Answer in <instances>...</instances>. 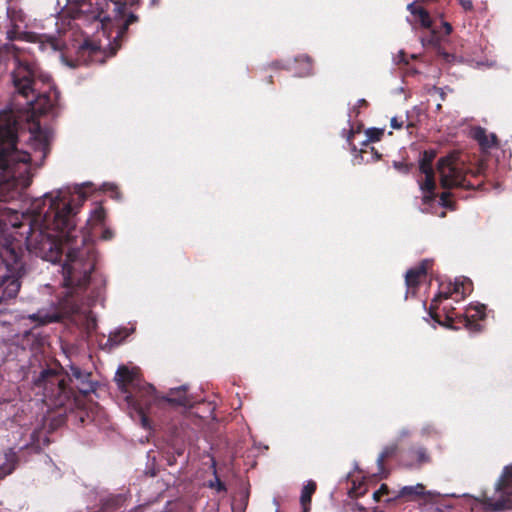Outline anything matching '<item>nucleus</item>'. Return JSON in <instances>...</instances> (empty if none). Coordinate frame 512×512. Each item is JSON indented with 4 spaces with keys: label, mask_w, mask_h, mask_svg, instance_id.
<instances>
[{
    "label": "nucleus",
    "mask_w": 512,
    "mask_h": 512,
    "mask_svg": "<svg viewBox=\"0 0 512 512\" xmlns=\"http://www.w3.org/2000/svg\"><path fill=\"white\" fill-rule=\"evenodd\" d=\"M213 467H214L215 479H214V481H210L208 486L210 488L215 487L218 492H225L227 490V488H226L225 484L217 476L216 469H215V462H213Z\"/></svg>",
    "instance_id": "nucleus-31"
},
{
    "label": "nucleus",
    "mask_w": 512,
    "mask_h": 512,
    "mask_svg": "<svg viewBox=\"0 0 512 512\" xmlns=\"http://www.w3.org/2000/svg\"><path fill=\"white\" fill-rule=\"evenodd\" d=\"M70 192L57 190L55 195L47 192L43 195L44 205L49 201L48 209L43 211V219L39 225L29 224L26 231L25 244L27 249L52 263L61 259L60 242H70L74 238L76 215L86 200L81 186L75 187L74 195L67 199Z\"/></svg>",
    "instance_id": "nucleus-1"
},
{
    "label": "nucleus",
    "mask_w": 512,
    "mask_h": 512,
    "mask_svg": "<svg viewBox=\"0 0 512 512\" xmlns=\"http://www.w3.org/2000/svg\"><path fill=\"white\" fill-rule=\"evenodd\" d=\"M437 171L440 177V184L444 189L463 188L474 190L480 187L481 182H472L468 176L476 177L472 171L467 170L464 163L460 162L453 155L442 157L437 162Z\"/></svg>",
    "instance_id": "nucleus-5"
},
{
    "label": "nucleus",
    "mask_w": 512,
    "mask_h": 512,
    "mask_svg": "<svg viewBox=\"0 0 512 512\" xmlns=\"http://www.w3.org/2000/svg\"><path fill=\"white\" fill-rule=\"evenodd\" d=\"M436 90L439 92V95L441 97L442 100L445 99V92L443 90V88H436Z\"/></svg>",
    "instance_id": "nucleus-53"
},
{
    "label": "nucleus",
    "mask_w": 512,
    "mask_h": 512,
    "mask_svg": "<svg viewBox=\"0 0 512 512\" xmlns=\"http://www.w3.org/2000/svg\"><path fill=\"white\" fill-rule=\"evenodd\" d=\"M429 264H430V261L428 259H424L421 261V263L418 266L407 270V272L405 274V283H406L408 290L417 288V286L419 284V278L422 275L426 274Z\"/></svg>",
    "instance_id": "nucleus-14"
},
{
    "label": "nucleus",
    "mask_w": 512,
    "mask_h": 512,
    "mask_svg": "<svg viewBox=\"0 0 512 512\" xmlns=\"http://www.w3.org/2000/svg\"><path fill=\"white\" fill-rule=\"evenodd\" d=\"M17 134L10 128L0 126V169L11 171L15 164H27L31 155L17 149Z\"/></svg>",
    "instance_id": "nucleus-7"
},
{
    "label": "nucleus",
    "mask_w": 512,
    "mask_h": 512,
    "mask_svg": "<svg viewBox=\"0 0 512 512\" xmlns=\"http://www.w3.org/2000/svg\"><path fill=\"white\" fill-rule=\"evenodd\" d=\"M163 400L177 406L185 408H191L195 403V400L187 394V386L182 385L180 387L171 388Z\"/></svg>",
    "instance_id": "nucleus-12"
},
{
    "label": "nucleus",
    "mask_w": 512,
    "mask_h": 512,
    "mask_svg": "<svg viewBox=\"0 0 512 512\" xmlns=\"http://www.w3.org/2000/svg\"><path fill=\"white\" fill-rule=\"evenodd\" d=\"M415 16H417L419 18L420 25L423 28L429 29L432 27V19L430 17V14L423 7L417 11V14Z\"/></svg>",
    "instance_id": "nucleus-26"
},
{
    "label": "nucleus",
    "mask_w": 512,
    "mask_h": 512,
    "mask_svg": "<svg viewBox=\"0 0 512 512\" xmlns=\"http://www.w3.org/2000/svg\"><path fill=\"white\" fill-rule=\"evenodd\" d=\"M175 462H176V459H175V457H174V456H172V457H169V458H168V464H169V465H174V464H175Z\"/></svg>",
    "instance_id": "nucleus-55"
},
{
    "label": "nucleus",
    "mask_w": 512,
    "mask_h": 512,
    "mask_svg": "<svg viewBox=\"0 0 512 512\" xmlns=\"http://www.w3.org/2000/svg\"><path fill=\"white\" fill-rule=\"evenodd\" d=\"M65 374L69 381L74 383L79 393L87 395L95 391L97 382L91 380L92 374L90 372L82 370L75 364H70L69 370H66Z\"/></svg>",
    "instance_id": "nucleus-10"
},
{
    "label": "nucleus",
    "mask_w": 512,
    "mask_h": 512,
    "mask_svg": "<svg viewBox=\"0 0 512 512\" xmlns=\"http://www.w3.org/2000/svg\"><path fill=\"white\" fill-rule=\"evenodd\" d=\"M175 453L178 455V456H181L183 454V450L182 449H176Z\"/></svg>",
    "instance_id": "nucleus-58"
},
{
    "label": "nucleus",
    "mask_w": 512,
    "mask_h": 512,
    "mask_svg": "<svg viewBox=\"0 0 512 512\" xmlns=\"http://www.w3.org/2000/svg\"><path fill=\"white\" fill-rule=\"evenodd\" d=\"M454 294L453 293V289H452V286H451V283L449 284L448 286V290L447 291H440L433 299H432V303H431V306L429 308V315L432 319H434L435 321H437L439 324L442 325V323L438 320V316L437 314L433 311L436 307H437V303L441 300V299H448L449 297H451V295Z\"/></svg>",
    "instance_id": "nucleus-20"
},
{
    "label": "nucleus",
    "mask_w": 512,
    "mask_h": 512,
    "mask_svg": "<svg viewBox=\"0 0 512 512\" xmlns=\"http://www.w3.org/2000/svg\"><path fill=\"white\" fill-rule=\"evenodd\" d=\"M352 151H353V152H356V151H357V149H356V146H355V145L353 146Z\"/></svg>",
    "instance_id": "nucleus-62"
},
{
    "label": "nucleus",
    "mask_w": 512,
    "mask_h": 512,
    "mask_svg": "<svg viewBox=\"0 0 512 512\" xmlns=\"http://www.w3.org/2000/svg\"><path fill=\"white\" fill-rule=\"evenodd\" d=\"M458 2L465 11H471L473 9V3L471 0H458Z\"/></svg>",
    "instance_id": "nucleus-42"
},
{
    "label": "nucleus",
    "mask_w": 512,
    "mask_h": 512,
    "mask_svg": "<svg viewBox=\"0 0 512 512\" xmlns=\"http://www.w3.org/2000/svg\"><path fill=\"white\" fill-rule=\"evenodd\" d=\"M465 327L473 332H478L481 330V325L472 321L468 317L465 318Z\"/></svg>",
    "instance_id": "nucleus-35"
},
{
    "label": "nucleus",
    "mask_w": 512,
    "mask_h": 512,
    "mask_svg": "<svg viewBox=\"0 0 512 512\" xmlns=\"http://www.w3.org/2000/svg\"><path fill=\"white\" fill-rule=\"evenodd\" d=\"M158 0H151L152 4H155Z\"/></svg>",
    "instance_id": "nucleus-63"
},
{
    "label": "nucleus",
    "mask_w": 512,
    "mask_h": 512,
    "mask_svg": "<svg viewBox=\"0 0 512 512\" xmlns=\"http://www.w3.org/2000/svg\"><path fill=\"white\" fill-rule=\"evenodd\" d=\"M119 334H120V332H117V333H115L114 335H110V337H109L108 341H112V342H114L115 344H118V343H120V342H121V341H122V340L127 336V334H125L124 336H122V337H120V338L118 339V335H119Z\"/></svg>",
    "instance_id": "nucleus-45"
},
{
    "label": "nucleus",
    "mask_w": 512,
    "mask_h": 512,
    "mask_svg": "<svg viewBox=\"0 0 512 512\" xmlns=\"http://www.w3.org/2000/svg\"><path fill=\"white\" fill-rule=\"evenodd\" d=\"M141 425L145 429L150 428L149 419L143 413H141Z\"/></svg>",
    "instance_id": "nucleus-49"
},
{
    "label": "nucleus",
    "mask_w": 512,
    "mask_h": 512,
    "mask_svg": "<svg viewBox=\"0 0 512 512\" xmlns=\"http://www.w3.org/2000/svg\"><path fill=\"white\" fill-rule=\"evenodd\" d=\"M357 105H358V106H364V105H367V101H366L365 99H363V98H362V99H359V100L357 101Z\"/></svg>",
    "instance_id": "nucleus-54"
},
{
    "label": "nucleus",
    "mask_w": 512,
    "mask_h": 512,
    "mask_svg": "<svg viewBox=\"0 0 512 512\" xmlns=\"http://www.w3.org/2000/svg\"><path fill=\"white\" fill-rule=\"evenodd\" d=\"M469 309H475L476 316H479L480 318H483L485 316V306L483 304H478L476 306L470 305Z\"/></svg>",
    "instance_id": "nucleus-39"
},
{
    "label": "nucleus",
    "mask_w": 512,
    "mask_h": 512,
    "mask_svg": "<svg viewBox=\"0 0 512 512\" xmlns=\"http://www.w3.org/2000/svg\"><path fill=\"white\" fill-rule=\"evenodd\" d=\"M316 487V483L313 480H308L303 486L300 495V503L303 508V512L309 511L312 495L315 493Z\"/></svg>",
    "instance_id": "nucleus-18"
},
{
    "label": "nucleus",
    "mask_w": 512,
    "mask_h": 512,
    "mask_svg": "<svg viewBox=\"0 0 512 512\" xmlns=\"http://www.w3.org/2000/svg\"><path fill=\"white\" fill-rule=\"evenodd\" d=\"M397 449H398L397 444L388 445L383 448L382 452L379 454V456L377 458V465H378V468L380 471L383 470L384 460L388 457L395 455V453L397 452Z\"/></svg>",
    "instance_id": "nucleus-22"
},
{
    "label": "nucleus",
    "mask_w": 512,
    "mask_h": 512,
    "mask_svg": "<svg viewBox=\"0 0 512 512\" xmlns=\"http://www.w3.org/2000/svg\"><path fill=\"white\" fill-rule=\"evenodd\" d=\"M63 285L77 295H83L89 306L103 300L106 286L104 275L96 270L93 249H70L62 265Z\"/></svg>",
    "instance_id": "nucleus-2"
},
{
    "label": "nucleus",
    "mask_w": 512,
    "mask_h": 512,
    "mask_svg": "<svg viewBox=\"0 0 512 512\" xmlns=\"http://www.w3.org/2000/svg\"><path fill=\"white\" fill-rule=\"evenodd\" d=\"M440 41V37L438 36L435 30L431 31V35L427 39H423V45L427 42L429 45L438 46Z\"/></svg>",
    "instance_id": "nucleus-34"
},
{
    "label": "nucleus",
    "mask_w": 512,
    "mask_h": 512,
    "mask_svg": "<svg viewBox=\"0 0 512 512\" xmlns=\"http://www.w3.org/2000/svg\"><path fill=\"white\" fill-rule=\"evenodd\" d=\"M381 497H382V495H381V493L378 492V490L373 492V499L375 501H379Z\"/></svg>",
    "instance_id": "nucleus-52"
},
{
    "label": "nucleus",
    "mask_w": 512,
    "mask_h": 512,
    "mask_svg": "<svg viewBox=\"0 0 512 512\" xmlns=\"http://www.w3.org/2000/svg\"><path fill=\"white\" fill-rule=\"evenodd\" d=\"M367 139L363 141V145L365 147H369V142H376L379 141L383 135V130L379 128H368L366 130Z\"/></svg>",
    "instance_id": "nucleus-25"
},
{
    "label": "nucleus",
    "mask_w": 512,
    "mask_h": 512,
    "mask_svg": "<svg viewBox=\"0 0 512 512\" xmlns=\"http://www.w3.org/2000/svg\"><path fill=\"white\" fill-rule=\"evenodd\" d=\"M392 166L395 170L404 175L409 174L414 167L413 163H405L402 161H393Z\"/></svg>",
    "instance_id": "nucleus-27"
},
{
    "label": "nucleus",
    "mask_w": 512,
    "mask_h": 512,
    "mask_svg": "<svg viewBox=\"0 0 512 512\" xmlns=\"http://www.w3.org/2000/svg\"><path fill=\"white\" fill-rule=\"evenodd\" d=\"M351 512H368V510L359 503H353L351 505Z\"/></svg>",
    "instance_id": "nucleus-44"
},
{
    "label": "nucleus",
    "mask_w": 512,
    "mask_h": 512,
    "mask_svg": "<svg viewBox=\"0 0 512 512\" xmlns=\"http://www.w3.org/2000/svg\"><path fill=\"white\" fill-rule=\"evenodd\" d=\"M394 496L387 497L385 503L389 504L395 502L400 498H404L406 501H415L417 498L422 496H436L439 493L435 491H425V486L421 483L416 485L403 486L397 492H393Z\"/></svg>",
    "instance_id": "nucleus-11"
},
{
    "label": "nucleus",
    "mask_w": 512,
    "mask_h": 512,
    "mask_svg": "<svg viewBox=\"0 0 512 512\" xmlns=\"http://www.w3.org/2000/svg\"><path fill=\"white\" fill-rule=\"evenodd\" d=\"M112 237H113V232L110 229H105L101 236V238L103 240H110Z\"/></svg>",
    "instance_id": "nucleus-50"
},
{
    "label": "nucleus",
    "mask_w": 512,
    "mask_h": 512,
    "mask_svg": "<svg viewBox=\"0 0 512 512\" xmlns=\"http://www.w3.org/2000/svg\"><path fill=\"white\" fill-rule=\"evenodd\" d=\"M353 135H354V131H353V130H350V131H349V135H348V137H347V140H348V141H350V139H351V137H353Z\"/></svg>",
    "instance_id": "nucleus-57"
},
{
    "label": "nucleus",
    "mask_w": 512,
    "mask_h": 512,
    "mask_svg": "<svg viewBox=\"0 0 512 512\" xmlns=\"http://www.w3.org/2000/svg\"><path fill=\"white\" fill-rule=\"evenodd\" d=\"M436 108L439 110L441 108V104H438Z\"/></svg>",
    "instance_id": "nucleus-64"
},
{
    "label": "nucleus",
    "mask_w": 512,
    "mask_h": 512,
    "mask_svg": "<svg viewBox=\"0 0 512 512\" xmlns=\"http://www.w3.org/2000/svg\"><path fill=\"white\" fill-rule=\"evenodd\" d=\"M408 435V431L406 430H402L401 431V436L404 437V436H407Z\"/></svg>",
    "instance_id": "nucleus-59"
},
{
    "label": "nucleus",
    "mask_w": 512,
    "mask_h": 512,
    "mask_svg": "<svg viewBox=\"0 0 512 512\" xmlns=\"http://www.w3.org/2000/svg\"><path fill=\"white\" fill-rule=\"evenodd\" d=\"M296 62H302L303 67L296 72V75L299 77H306L312 74V63L311 59L308 56H301L295 59Z\"/></svg>",
    "instance_id": "nucleus-24"
},
{
    "label": "nucleus",
    "mask_w": 512,
    "mask_h": 512,
    "mask_svg": "<svg viewBox=\"0 0 512 512\" xmlns=\"http://www.w3.org/2000/svg\"><path fill=\"white\" fill-rule=\"evenodd\" d=\"M367 149H369L370 152L373 154L372 160H379L380 159L381 155L375 150L374 147L369 146V147H366V149H362L359 154L355 155V159L357 160L358 164H360V163H362L364 161V157H363L362 153H366Z\"/></svg>",
    "instance_id": "nucleus-32"
},
{
    "label": "nucleus",
    "mask_w": 512,
    "mask_h": 512,
    "mask_svg": "<svg viewBox=\"0 0 512 512\" xmlns=\"http://www.w3.org/2000/svg\"><path fill=\"white\" fill-rule=\"evenodd\" d=\"M378 492L381 493V495H387L388 497L394 496V491H390L389 487L386 484H382L380 488L378 489Z\"/></svg>",
    "instance_id": "nucleus-40"
},
{
    "label": "nucleus",
    "mask_w": 512,
    "mask_h": 512,
    "mask_svg": "<svg viewBox=\"0 0 512 512\" xmlns=\"http://www.w3.org/2000/svg\"><path fill=\"white\" fill-rule=\"evenodd\" d=\"M48 145H49V143H48V139L46 136L42 140L38 141V143H37V149H39L43 152V156H45L48 151Z\"/></svg>",
    "instance_id": "nucleus-38"
},
{
    "label": "nucleus",
    "mask_w": 512,
    "mask_h": 512,
    "mask_svg": "<svg viewBox=\"0 0 512 512\" xmlns=\"http://www.w3.org/2000/svg\"><path fill=\"white\" fill-rule=\"evenodd\" d=\"M115 381L117 382L118 388L123 392H127V386L130 385L133 388H139V392L143 394V396L153 397L156 389L152 384L145 383L140 385V380L137 378V375L129 370L125 366H119L115 374Z\"/></svg>",
    "instance_id": "nucleus-9"
},
{
    "label": "nucleus",
    "mask_w": 512,
    "mask_h": 512,
    "mask_svg": "<svg viewBox=\"0 0 512 512\" xmlns=\"http://www.w3.org/2000/svg\"><path fill=\"white\" fill-rule=\"evenodd\" d=\"M436 158L434 149L424 150L419 158V171L425 175V181L420 183V189L423 192V202L430 204L435 201V179L432 163Z\"/></svg>",
    "instance_id": "nucleus-8"
},
{
    "label": "nucleus",
    "mask_w": 512,
    "mask_h": 512,
    "mask_svg": "<svg viewBox=\"0 0 512 512\" xmlns=\"http://www.w3.org/2000/svg\"><path fill=\"white\" fill-rule=\"evenodd\" d=\"M145 475L150 477H155L157 475V470L155 468V458L152 459L151 464H147V467L145 469Z\"/></svg>",
    "instance_id": "nucleus-37"
},
{
    "label": "nucleus",
    "mask_w": 512,
    "mask_h": 512,
    "mask_svg": "<svg viewBox=\"0 0 512 512\" xmlns=\"http://www.w3.org/2000/svg\"><path fill=\"white\" fill-rule=\"evenodd\" d=\"M9 252L13 258V262H14V265H15V269L16 270H21L23 268V264L21 262V259L19 257V255L13 250V249H9Z\"/></svg>",
    "instance_id": "nucleus-36"
},
{
    "label": "nucleus",
    "mask_w": 512,
    "mask_h": 512,
    "mask_svg": "<svg viewBox=\"0 0 512 512\" xmlns=\"http://www.w3.org/2000/svg\"><path fill=\"white\" fill-rule=\"evenodd\" d=\"M110 188H111V190L113 191V193L115 194V197H118V194H119V193H118V191H117L116 187H115V186H113V185H111V186H110Z\"/></svg>",
    "instance_id": "nucleus-56"
},
{
    "label": "nucleus",
    "mask_w": 512,
    "mask_h": 512,
    "mask_svg": "<svg viewBox=\"0 0 512 512\" xmlns=\"http://www.w3.org/2000/svg\"><path fill=\"white\" fill-rule=\"evenodd\" d=\"M482 507L487 512L512 510V465L504 467L501 477L495 484L494 494L483 497Z\"/></svg>",
    "instance_id": "nucleus-6"
},
{
    "label": "nucleus",
    "mask_w": 512,
    "mask_h": 512,
    "mask_svg": "<svg viewBox=\"0 0 512 512\" xmlns=\"http://www.w3.org/2000/svg\"><path fill=\"white\" fill-rule=\"evenodd\" d=\"M248 497H249V493L248 492H245L242 497H241V503H242V508H241V512H244L246 507H247V504H248Z\"/></svg>",
    "instance_id": "nucleus-48"
},
{
    "label": "nucleus",
    "mask_w": 512,
    "mask_h": 512,
    "mask_svg": "<svg viewBox=\"0 0 512 512\" xmlns=\"http://www.w3.org/2000/svg\"><path fill=\"white\" fill-rule=\"evenodd\" d=\"M34 384L42 388L44 400L50 406L63 407L75 400V392L67 385L65 377L57 369L41 370Z\"/></svg>",
    "instance_id": "nucleus-4"
},
{
    "label": "nucleus",
    "mask_w": 512,
    "mask_h": 512,
    "mask_svg": "<svg viewBox=\"0 0 512 512\" xmlns=\"http://www.w3.org/2000/svg\"><path fill=\"white\" fill-rule=\"evenodd\" d=\"M48 444V438L43 429H34L30 434V441L21 446L20 449L29 448L34 452H40L42 447Z\"/></svg>",
    "instance_id": "nucleus-15"
},
{
    "label": "nucleus",
    "mask_w": 512,
    "mask_h": 512,
    "mask_svg": "<svg viewBox=\"0 0 512 512\" xmlns=\"http://www.w3.org/2000/svg\"><path fill=\"white\" fill-rule=\"evenodd\" d=\"M465 284H468L469 286H471L472 285V281L469 278H466V277L456 278L454 283L451 284L452 289H453V293L457 294V295H460L462 287H464Z\"/></svg>",
    "instance_id": "nucleus-28"
},
{
    "label": "nucleus",
    "mask_w": 512,
    "mask_h": 512,
    "mask_svg": "<svg viewBox=\"0 0 512 512\" xmlns=\"http://www.w3.org/2000/svg\"><path fill=\"white\" fill-rule=\"evenodd\" d=\"M473 138L483 149H489L497 144V136L494 133L487 134V131L482 127H477L473 130Z\"/></svg>",
    "instance_id": "nucleus-16"
},
{
    "label": "nucleus",
    "mask_w": 512,
    "mask_h": 512,
    "mask_svg": "<svg viewBox=\"0 0 512 512\" xmlns=\"http://www.w3.org/2000/svg\"><path fill=\"white\" fill-rule=\"evenodd\" d=\"M126 0H73L64 7L65 13L84 24L96 23L103 28L106 23L125 16Z\"/></svg>",
    "instance_id": "nucleus-3"
},
{
    "label": "nucleus",
    "mask_w": 512,
    "mask_h": 512,
    "mask_svg": "<svg viewBox=\"0 0 512 512\" xmlns=\"http://www.w3.org/2000/svg\"><path fill=\"white\" fill-rule=\"evenodd\" d=\"M100 49V46L93 41L84 40L83 43L79 46V52L89 51L90 54H94L98 52Z\"/></svg>",
    "instance_id": "nucleus-29"
},
{
    "label": "nucleus",
    "mask_w": 512,
    "mask_h": 512,
    "mask_svg": "<svg viewBox=\"0 0 512 512\" xmlns=\"http://www.w3.org/2000/svg\"><path fill=\"white\" fill-rule=\"evenodd\" d=\"M406 21H407L408 23L412 24V21L410 20V18H409V17H407V18H406Z\"/></svg>",
    "instance_id": "nucleus-61"
},
{
    "label": "nucleus",
    "mask_w": 512,
    "mask_h": 512,
    "mask_svg": "<svg viewBox=\"0 0 512 512\" xmlns=\"http://www.w3.org/2000/svg\"><path fill=\"white\" fill-rule=\"evenodd\" d=\"M123 18H124V16L122 18L118 19L117 21H115L116 22V35H115L114 41H117V40L123 38L128 30L129 25H131L132 23H134L138 20L137 15H135L134 13H129L127 18L122 23H119Z\"/></svg>",
    "instance_id": "nucleus-19"
},
{
    "label": "nucleus",
    "mask_w": 512,
    "mask_h": 512,
    "mask_svg": "<svg viewBox=\"0 0 512 512\" xmlns=\"http://www.w3.org/2000/svg\"><path fill=\"white\" fill-rule=\"evenodd\" d=\"M367 489L362 485V484H359L358 487H356L355 485L349 490V496L351 498H358V497H361L363 496L365 493H366Z\"/></svg>",
    "instance_id": "nucleus-33"
},
{
    "label": "nucleus",
    "mask_w": 512,
    "mask_h": 512,
    "mask_svg": "<svg viewBox=\"0 0 512 512\" xmlns=\"http://www.w3.org/2000/svg\"><path fill=\"white\" fill-rule=\"evenodd\" d=\"M390 126L393 129H400L403 126V122L402 121H398V119L396 117H393L391 119Z\"/></svg>",
    "instance_id": "nucleus-46"
},
{
    "label": "nucleus",
    "mask_w": 512,
    "mask_h": 512,
    "mask_svg": "<svg viewBox=\"0 0 512 512\" xmlns=\"http://www.w3.org/2000/svg\"><path fill=\"white\" fill-rule=\"evenodd\" d=\"M450 197V192H443L439 197V205L443 208L454 210V204L449 200Z\"/></svg>",
    "instance_id": "nucleus-30"
},
{
    "label": "nucleus",
    "mask_w": 512,
    "mask_h": 512,
    "mask_svg": "<svg viewBox=\"0 0 512 512\" xmlns=\"http://www.w3.org/2000/svg\"><path fill=\"white\" fill-rule=\"evenodd\" d=\"M442 25H443V27H444V29H445V33H444V34H445V35H449V34L452 32V26H451V24H450V23H448V22H443V23H442Z\"/></svg>",
    "instance_id": "nucleus-51"
},
{
    "label": "nucleus",
    "mask_w": 512,
    "mask_h": 512,
    "mask_svg": "<svg viewBox=\"0 0 512 512\" xmlns=\"http://www.w3.org/2000/svg\"><path fill=\"white\" fill-rule=\"evenodd\" d=\"M104 220H105V211H104L103 207L98 206V207H95L91 211L90 217L88 218L87 223L91 224V225H102Z\"/></svg>",
    "instance_id": "nucleus-23"
},
{
    "label": "nucleus",
    "mask_w": 512,
    "mask_h": 512,
    "mask_svg": "<svg viewBox=\"0 0 512 512\" xmlns=\"http://www.w3.org/2000/svg\"><path fill=\"white\" fill-rule=\"evenodd\" d=\"M421 6H417L416 1H413L407 5V10L411 13V15H416L417 11L421 9Z\"/></svg>",
    "instance_id": "nucleus-41"
},
{
    "label": "nucleus",
    "mask_w": 512,
    "mask_h": 512,
    "mask_svg": "<svg viewBox=\"0 0 512 512\" xmlns=\"http://www.w3.org/2000/svg\"><path fill=\"white\" fill-rule=\"evenodd\" d=\"M373 512H383V511H382L381 509H379L378 507H375V508L373 509Z\"/></svg>",
    "instance_id": "nucleus-60"
},
{
    "label": "nucleus",
    "mask_w": 512,
    "mask_h": 512,
    "mask_svg": "<svg viewBox=\"0 0 512 512\" xmlns=\"http://www.w3.org/2000/svg\"><path fill=\"white\" fill-rule=\"evenodd\" d=\"M18 461L17 453L10 448L5 453V461L0 465V480L10 475L16 468Z\"/></svg>",
    "instance_id": "nucleus-17"
},
{
    "label": "nucleus",
    "mask_w": 512,
    "mask_h": 512,
    "mask_svg": "<svg viewBox=\"0 0 512 512\" xmlns=\"http://www.w3.org/2000/svg\"><path fill=\"white\" fill-rule=\"evenodd\" d=\"M20 281L17 278H11L4 281L3 297L9 299L15 298L20 290Z\"/></svg>",
    "instance_id": "nucleus-21"
},
{
    "label": "nucleus",
    "mask_w": 512,
    "mask_h": 512,
    "mask_svg": "<svg viewBox=\"0 0 512 512\" xmlns=\"http://www.w3.org/2000/svg\"><path fill=\"white\" fill-rule=\"evenodd\" d=\"M472 291V285L469 286L468 284H465L464 287H462V290L460 292L461 298L464 299L467 294H469Z\"/></svg>",
    "instance_id": "nucleus-47"
},
{
    "label": "nucleus",
    "mask_w": 512,
    "mask_h": 512,
    "mask_svg": "<svg viewBox=\"0 0 512 512\" xmlns=\"http://www.w3.org/2000/svg\"><path fill=\"white\" fill-rule=\"evenodd\" d=\"M430 461V457L424 447L410 448L402 458V464L405 467H419L423 463Z\"/></svg>",
    "instance_id": "nucleus-13"
},
{
    "label": "nucleus",
    "mask_w": 512,
    "mask_h": 512,
    "mask_svg": "<svg viewBox=\"0 0 512 512\" xmlns=\"http://www.w3.org/2000/svg\"><path fill=\"white\" fill-rule=\"evenodd\" d=\"M438 53L443 57V59L446 62H452L455 59L454 55H452L448 52L442 51L441 49L438 50Z\"/></svg>",
    "instance_id": "nucleus-43"
}]
</instances>
